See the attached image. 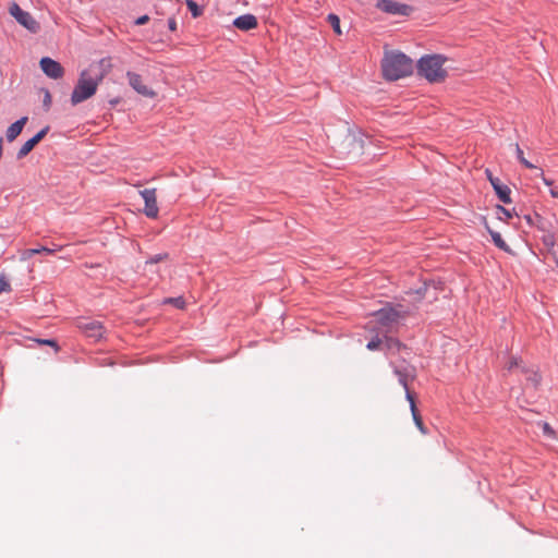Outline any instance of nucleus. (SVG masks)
Segmentation results:
<instances>
[{
  "mask_svg": "<svg viewBox=\"0 0 558 558\" xmlns=\"http://www.w3.org/2000/svg\"><path fill=\"white\" fill-rule=\"evenodd\" d=\"M544 432L545 434L551 435L554 432L548 423H544Z\"/></svg>",
  "mask_w": 558,
  "mask_h": 558,
  "instance_id": "nucleus-40",
  "label": "nucleus"
},
{
  "mask_svg": "<svg viewBox=\"0 0 558 558\" xmlns=\"http://www.w3.org/2000/svg\"><path fill=\"white\" fill-rule=\"evenodd\" d=\"M390 366L392 367L393 374L397 376L399 384L403 388L409 387V380L415 378V367L408 364L404 360L400 365L390 362Z\"/></svg>",
  "mask_w": 558,
  "mask_h": 558,
  "instance_id": "nucleus-8",
  "label": "nucleus"
},
{
  "mask_svg": "<svg viewBox=\"0 0 558 558\" xmlns=\"http://www.w3.org/2000/svg\"><path fill=\"white\" fill-rule=\"evenodd\" d=\"M327 20L329 22V24L331 25L333 32L338 35H341V28H340V19L338 15L333 14V13H330L328 14L327 16Z\"/></svg>",
  "mask_w": 558,
  "mask_h": 558,
  "instance_id": "nucleus-21",
  "label": "nucleus"
},
{
  "mask_svg": "<svg viewBox=\"0 0 558 558\" xmlns=\"http://www.w3.org/2000/svg\"><path fill=\"white\" fill-rule=\"evenodd\" d=\"M36 342L43 345L52 347L56 352L60 350L58 342L53 339H36Z\"/></svg>",
  "mask_w": 558,
  "mask_h": 558,
  "instance_id": "nucleus-27",
  "label": "nucleus"
},
{
  "mask_svg": "<svg viewBox=\"0 0 558 558\" xmlns=\"http://www.w3.org/2000/svg\"><path fill=\"white\" fill-rule=\"evenodd\" d=\"M408 314L409 311L400 304L397 306L387 305L373 313L377 323L386 328V331H393L399 325V322L404 319Z\"/></svg>",
  "mask_w": 558,
  "mask_h": 558,
  "instance_id": "nucleus-4",
  "label": "nucleus"
},
{
  "mask_svg": "<svg viewBox=\"0 0 558 558\" xmlns=\"http://www.w3.org/2000/svg\"><path fill=\"white\" fill-rule=\"evenodd\" d=\"M557 198H558V191H557Z\"/></svg>",
  "mask_w": 558,
  "mask_h": 558,
  "instance_id": "nucleus-47",
  "label": "nucleus"
},
{
  "mask_svg": "<svg viewBox=\"0 0 558 558\" xmlns=\"http://www.w3.org/2000/svg\"><path fill=\"white\" fill-rule=\"evenodd\" d=\"M524 219L526 220V222L530 226H536V222L534 221V219L530 215L524 216Z\"/></svg>",
  "mask_w": 558,
  "mask_h": 558,
  "instance_id": "nucleus-39",
  "label": "nucleus"
},
{
  "mask_svg": "<svg viewBox=\"0 0 558 558\" xmlns=\"http://www.w3.org/2000/svg\"><path fill=\"white\" fill-rule=\"evenodd\" d=\"M93 68L94 65L92 64L88 70H83L80 73L77 83L75 84L71 94V102L73 106L89 99L96 94L97 88L101 82L100 78H96L90 74Z\"/></svg>",
  "mask_w": 558,
  "mask_h": 558,
  "instance_id": "nucleus-3",
  "label": "nucleus"
},
{
  "mask_svg": "<svg viewBox=\"0 0 558 558\" xmlns=\"http://www.w3.org/2000/svg\"><path fill=\"white\" fill-rule=\"evenodd\" d=\"M148 21H149V16H148V15H142V16H140V17H137V19H136L135 24H136V25H144V24H146Z\"/></svg>",
  "mask_w": 558,
  "mask_h": 558,
  "instance_id": "nucleus-36",
  "label": "nucleus"
},
{
  "mask_svg": "<svg viewBox=\"0 0 558 558\" xmlns=\"http://www.w3.org/2000/svg\"><path fill=\"white\" fill-rule=\"evenodd\" d=\"M110 102H111V105H117L118 104V99L111 100Z\"/></svg>",
  "mask_w": 558,
  "mask_h": 558,
  "instance_id": "nucleus-45",
  "label": "nucleus"
},
{
  "mask_svg": "<svg viewBox=\"0 0 558 558\" xmlns=\"http://www.w3.org/2000/svg\"><path fill=\"white\" fill-rule=\"evenodd\" d=\"M384 344V339L379 338L378 336L374 337L372 340H369L366 344L367 350L375 351L379 349V347Z\"/></svg>",
  "mask_w": 558,
  "mask_h": 558,
  "instance_id": "nucleus-24",
  "label": "nucleus"
},
{
  "mask_svg": "<svg viewBox=\"0 0 558 558\" xmlns=\"http://www.w3.org/2000/svg\"><path fill=\"white\" fill-rule=\"evenodd\" d=\"M543 182L546 184V185H551L553 184V181L543 177Z\"/></svg>",
  "mask_w": 558,
  "mask_h": 558,
  "instance_id": "nucleus-43",
  "label": "nucleus"
},
{
  "mask_svg": "<svg viewBox=\"0 0 558 558\" xmlns=\"http://www.w3.org/2000/svg\"><path fill=\"white\" fill-rule=\"evenodd\" d=\"M485 228H486L487 232L490 234L494 244L499 250L507 252V253L510 252L509 245L505 242V240L501 238L499 232L492 230L487 223L485 225Z\"/></svg>",
  "mask_w": 558,
  "mask_h": 558,
  "instance_id": "nucleus-17",
  "label": "nucleus"
},
{
  "mask_svg": "<svg viewBox=\"0 0 558 558\" xmlns=\"http://www.w3.org/2000/svg\"><path fill=\"white\" fill-rule=\"evenodd\" d=\"M522 361L518 357H511L510 361L507 364V369L509 372L513 371L514 368H520L522 371Z\"/></svg>",
  "mask_w": 558,
  "mask_h": 558,
  "instance_id": "nucleus-26",
  "label": "nucleus"
},
{
  "mask_svg": "<svg viewBox=\"0 0 558 558\" xmlns=\"http://www.w3.org/2000/svg\"><path fill=\"white\" fill-rule=\"evenodd\" d=\"M556 265H557V267H558V258L556 259Z\"/></svg>",
  "mask_w": 558,
  "mask_h": 558,
  "instance_id": "nucleus-46",
  "label": "nucleus"
},
{
  "mask_svg": "<svg viewBox=\"0 0 558 558\" xmlns=\"http://www.w3.org/2000/svg\"><path fill=\"white\" fill-rule=\"evenodd\" d=\"M376 8L387 14L401 16H409L414 11L413 7L395 0H377Z\"/></svg>",
  "mask_w": 558,
  "mask_h": 558,
  "instance_id": "nucleus-6",
  "label": "nucleus"
},
{
  "mask_svg": "<svg viewBox=\"0 0 558 558\" xmlns=\"http://www.w3.org/2000/svg\"><path fill=\"white\" fill-rule=\"evenodd\" d=\"M384 348L388 354H396L402 350H407V345L402 343L399 339L393 337H384Z\"/></svg>",
  "mask_w": 558,
  "mask_h": 558,
  "instance_id": "nucleus-16",
  "label": "nucleus"
},
{
  "mask_svg": "<svg viewBox=\"0 0 558 558\" xmlns=\"http://www.w3.org/2000/svg\"><path fill=\"white\" fill-rule=\"evenodd\" d=\"M535 219H536V221H537V222H536V227H537L541 231H543V234H544L546 231H550V230L548 229V227H547V222H546V221H545L541 216L536 215Z\"/></svg>",
  "mask_w": 558,
  "mask_h": 558,
  "instance_id": "nucleus-31",
  "label": "nucleus"
},
{
  "mask_svg": "<svg viewBox=\"0 0 558 558\" xmlns=\"http://www.w3.org/2000/svg\"><path fill=\"white\" fill-rule=\"evenodd\" d=\"M496 209L498 213L502 214L507 220L511 219L513 216V213H514V209L510 210V209L505 208L501 205H497Z\"/></svg>",
  "mask_w": 558,
  "mask_h": 558,
  "instance_id": "nucleus-30",
  "label": "nucleus"
},
{
  "mask_svg": "<svg viewBox=\"0 0 558 558\" xmlns=\"http://www.w3.org/2000/svg\"><path fill=\"white\" fill-rule=\"evenodd\" d=\"M186 7L187 9L190 10L191 14L194 16V17H197L202 14V9L199 8V5L193 1V0H186Z\"/></svg>",
  "mask_w": 558,
  "mask_h": 558,
  "instance_id": "nucleus-23",
  "label": "nucleus"
},
{
  "mask_svg": "<svg viewBox=\"0 0 558 558\" xmlns=\"http://www.w3.org/2000/svg\"><path fill=\"white\" fill-rule=\"evenodd\" d=\"M169 302L172 303L174 306H177L178 308H183L184 305H185V301L183 300V298H172V299H169Z\"/></svg>",
  "mask_w": 558,
  "mask_h": 558,
  "instance_id": "nucleus-32",
  "label": "nucleus"
},
{
  "mask_svg": "<svg viewBox=\"0 0 558 558\" xmlns=\"http://www.w3.org/2000/svg\"><path fill=\"white\" fill-rule=\"evenodd\" d=\"M542 242L543 244L549 250H554L555 247V244H556V238H555V234L550 231H546L543 235H542Z\"/></svg>",
  "mask_w": 558,
  "mask_h": 558,
  "instance_id": "nucleus-20",
  "label": "nucleus"
},
{
  "mask_svg": "<svg viewBox=\"0 0 558 558\" xmlns=\"http://www.w3.org/2000/svg\"><path fill=\"white\" fill-rule=\"evenodd\" d=\"M44 107L48 110L51 106V95L48 89H45L44 100H43Z\"/></svg>",
  "mask_w": 558,
  "mask_h": 558,
  "instance_id": "nucleus-33",
  "label": "nucleus"
},
{
  "mask_svg": "<svg viewBox=\"0 0 558 558\" xmlns=\"http://www.w3.org/2000/svg\"><path fill=\"white\" fill-rule=\"evenodd\" d=\"M140 195L142 196L145 203L144 214L148 218H156L159 213V208L157 205L156 189H144L140 191Z\"/></svg>",
  "mask_w": 558,
  "mask_h": 558,
  "instance_id": "nucleus-9",
  "label": "nucleus"
},
{
  "mask_svg": "<svg viewBox=\"0 0 558 558\" xmlns=\"http://www.w3.org/2000/svg\"><path fill=\"white\" fill-rule=\"evenodd\" d=\"M39 64L43 72L50 78L58 80L64 74L62 65L49 57L41 58Z\"/></svg>",
  "mask_w": 558,
  "mask_h": 558,
  "instance_id": "nucleus-10",
  "label": "nucleus"
},
{
  "mask_svg": "<svg viewBox=\"0 0 558 558\" xmlns=\"http://www.w3.org/2000/svg\"><path fill=\"white\" fill-rule=\"evenodd\" d=\"M522 373L526 375V380L533 386L537 387L541 381V375L533 369L522 367Z\"/></svg>",
  "mask_w": 558,
  "mask_h": 558,
  "instance_id": "nucleus-19",
  "label": "nucleus"
},
{
  "mask_svg": "<svg viewBox=\"0 0 558 558\" xmlns=\"http://www.w3.org/2000/svg\"><path fill=\"white\" fill-rule=\"evenodd\" d=\"M557 192H558V191H556V190L551 189V190H550V195H551L553 197H557Z\"/></svg>",
  "mask_w": 558,
  "mask_h": 558,
  "instance_id": "nucleus-44",
  "label": "nucleus"
},
{
  "mask_svg": "<svg viewBox=\"0 0 558 558\" xmlns=\"http://www.w3.org/2000/svg\"><path fill=\"white\" fill-rule=\"evenodd\" d=\"M515 155H517V158L518 160L527 169H534L535 166L533 163H531L527 159H525L524 155H523V150L521 149V147L519 146V144H515Z\"/></svg>",
  "mask_w": 558,
  "mask_h": 558,
  "instance_id": "nucleus-22",
  "label": "nucleus"
},
{
  "mask_svg": "<svg viewBox=\"0 0 558 558\" xmlns=\"http://www.w3.org/2000/svg\"><path fill=\"white\" fill-rule=\"evenodd\" d=\"M410 410L412 413V417L420 416L415 402H412V405H410Z\"/></svg>",
  "mask_w": 558,
  "mask_h": 558,
  "instance_id": "nucleus-38",
  "label": "nucleus"
},
{
  "mask_svg": "<svg viewBox=\"0 0 558 558\" xmlns=\"http://www.w3.org/2000/svg\"><path fill=\"white\" fill-rule=\"evenodd\" d=\"M126 77L130 86L140 95L148 98H154L156 96V93L143 83L142 76L140 74L132 71H128Z\"/></svg>",
  "mask_w": 558,
  "mask_h": 558,
  "instance_id": "nucleus-11",
  "label": "nucleus"
},
{
  "mask_svg": "<svg viewBox=\"0 0 558 558\" xmlns=\"http://www.w3.org/2000/svg\"><path fill=\"white\" fill-rule=\"evenodd\" d=\"M413 421H414V423H415L416 427L421 430V433H423V434H426V433H427V432H426V428H425V426H424V424H423V421H422L421 415H420V416H415V417H413Z\"/></svg>",
  "mask_w": 558,
  "mask_h": 558,
  "instance_id": "nucleus-34",
  "label": "nucleus"
},
{
  "mask_svg": "<svg viewBox=\"0 0 558 558\" xmlns=\"http://www.w3.org/2000/svg\"><path fill=\"white\" fill-rule=\"evenodd\" d=\"M111 60L110 58H102L97 62V68L99 69V72L96 73L94 76L96 78H100V82L104 80V77L110 72L111 70Z\"/></svg>",
  "mask_w": 558,
  "mask_h": 558,
  "instance_id": "nucleus-18",
  "label": "nucleus"
},
{
  "mask_svg": "<svg viewBox=\"0 0 558 558\" xmlns=\"http://www.w3.org/2000/svg\"><path fill=\"white\" fill-rule=\"evenodd\" d=\"M34 255H36V251L34 248H27L21 252L20 259L22 262H26L29 258H32Z\"/></svg>",
  "mask_w": 558,
  "mask_h": 558,
  "instance_id": "nucleus-29",
  "label": "nucleus"
},
{
  "mask_svg": "<svg viewBox=\"0 0 558 558\" xmlns=\"http://www.w3.org/2000/svg\"><path fill=\"white\" fill-rule=\"evenodd\" d=\"M381 70L386 80L397 81L412 74L413 62L403 52L391 51L383 59Z\"/></svg>",
  "mask_w": 558,
  "mask_h": 558,
  "instance_id": "nucleus-1",
  "label": "nucleus"
},
{
  "mask_svg": "<svg viewBox=\"0 0 558 558\" xmlns=\"http://www.w3.org/2000/svg\"><path fill=\"white\" fill-rule=\"evenodd\" d=\"M9 288V282L4 279V277H0V293L7 291Z\"/></svg>",
  "mask_w": 558,
  "mask_h": 558,
  "instance_id": "nucleus-35",
  "label": "nucleus"
},
{
  "mask_svg": "<svg viewBox=\"0 0 558 558\" xmlns=\"http://www.w3.org/2000/svg\"><path fill=\"white\" fill-rule=\"evenodd\" d=\"M168 257L167 253H159L154 256H151L149 259L146 260V264H157L159 262H162Z\"/></svg>",
  "mask_w": 558,
  "mask_h": 558,
  "instance_id": "nucleus-28",
  "label": "nucleus"
},
{
  "mask_svg": "<svg viewBox=\"0 0 558 558\" xmlns=\"http://www.w3.org/2000/svg\"><path fill=\"white\" fill-rule=\"evenodd\" d=\"M490 184L495 191V193L497 194L498 198L505 203V204H510L511 203V190L509 189L508 185L501 183V181L499 179H490Z\"/></svg>",
  "mask_w": 558,
  "mask_h": 558,
  "instance_id": "nucleus-14",
  "label": "nucleus"
},
{
  "mask_svg": "<svg viewBox=\"0 0 558 558\" xmlns=\"http://www.w3.org/2000/svg\"><path fill=\"white\" fill-rule=\"evenodd\" d=\"M27 120V117H22L8 128L5 133L8 142H13L21 134Z\"/></svg>",
  "mask_w": 558,
  "mask_h": 558,
  "instance_id": "nucleus-15",
  "label": "nucleus"
},
{
  "mask_svg": "<svg viewBox=\"0 0 558 558\" xmlns=\"http://www.w3.org/2000/svg\"><path fill=\"white\" fill-rule=\"evenodd\" d=\"M447 58L442 54H425L417 61V73L429 83H439L447 77L444 64Z\"/></svg>",
  "mask_w": 558,
  "mask_h": 558,
  "instance_id": "nucleus-2",
  "label": "nucleus"
},
{
  "mask_svg": "<svg viewBox=\"0 0 558 558\" xmlns=\"http://www.w3.org/2000/svg\"><path fill=\"white\" fill-rule=\"evenodd\" d=\"M77 328L88 338L98 341L104 337L105 327L98 320L82 318L77 322Z\"/></svg>",
  "mask_w": 558,
  "mask_h": 558,
  "instance_id": "nucleus-7",
  "label": "nucleus"
},
{
  "mask_svg": "<svg viewBox=\"0 0 558 558\" xmlns=\"http://www.w3.org/2000/svg\"><path fill=\"white\" fill-rule=\"evenodd\" d=\"M60 248L61 247L58 245H54L53 247L40 246V247L34 248V251H36V254L52 255L56 252H58Z\"/></svg>",
  "mask_w": 558,
  "mask_h": 558,
  "instance_id": "nucleus-25",
  "label": "nucleus"
},
{
  "mask_svg": "<svg viewBox=\"0 0 558 558\" xmlns=\"http://www.w3.org/2000/svg\"><path fill=\"white\" fill-rule=\"evenodd\" d=\"M405 390V399L409 401V404L412 405V402H415L414 401V398L409 389V387L404 388Z\"/></svg>",
  "mask_w": 558,
  "mask_h": 558,
  "instance_id": "nucleus-37",
  "label": "nucleus"
},
{
  "mask_svg": "<svg viewBox=\"0 0 558 558\" xmlns=\"http://www.w3.org/2000/svg\"><path fill=\"white\" fill-rule=\"evenodd\" d=\"M168 24H169V28H170L171 31H174V29H175V27H177V22H175L174 20H169V21H168Z\"/></svg>",
  "mask_w": 558,
  "mask_h": 558,
  "instance_id": "nucleus-41",
  "label": "nucleus"
},
{
  "mask_svg": "<svg viewBox=\"0 0 558 558\" xmlns=\"http://www.w3.org/2000/svg\"><path fill=\"white\" fill-rule=\"evenodd\" d=\"M486 175H487V179L488 181L490 182V179H498L497 177H494L492 171L489 169H486L485 171Z\"/></svg>",
  "mask_w": 558,
  "mask_h": 558,
  "instance_id": "nucleus-42",
  "label": "nucleus"
},
{
  "mask_svg": "<svg viewBox=\"0 0 558 558\" xmlns=\"http://www.w3.org/2000/svg\"><path fill=\"white\" fill-rule=\"evenodd\" d=\"M48 131H49V126L47 125L44 129H41L39 132H37L33 137L27 140L22 145V147L19 149L16 158L22 159V158L26 157L33 150V148L46 136Z\"/></svg>",
  "mask_w": 558,
  "mask_h": 558,
  "instance_id": "nucleus-12",
  "label": "nucleus"
},
{
  "mask_svg": "<svg viewBox=\"0 0 558 558\" xmlns=\"http://www.w3.org/2000/svg\"><path fill=\"white\" fill-rule=\"evenodd\" d=\"M233 25L241 31H251L258 25L257 19L253 14H243L234 19Z\"/></svg>",
  "mask_w": 558,
  "mask_h": 558,
  "instance_id": "nucleus-13",
  "label": "nucleus"
},
{
  "mask_svg": "<svg viewBox=\"0 0 558 558\" xmlns=\"http://www.w3.org/2000/svg\"><path fill=\"white\" fill-rule=\"evenodd\" d=\"M9 12L19 24L24 26L31 33L36 34L39 32V23L32 16L29 12L24 11L17 3H11Z\"/></svg>",
  "mask_w": 558,
  "mask_h": 558,
  "instance_id": "nucleus-5",
  "label": "nucleus"
}]
</instances>
